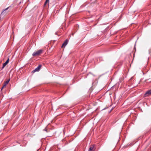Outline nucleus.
Instances as JSON below:
<instances>
[{"label":"nucleus","mask_w":151,"mask_h":151,"mask_svg":"<svg viewBox=\"0 0 151 151\" xmlns=\"http://www.w3.org/2000/svg\"><path fill=\"white\" fill-rule=\"evenodd\" d=\"M94 145L91 146L89 149L88 151H94L95 149L94 148Z\"/></svg>","instance_id":"39448f33"},{"label":"nucleus","mask_w":151,"mask_h":151,"mask_svg":"<svg viewBox=\"0 0 151 151\" xmlns=\"http://www.w3.org/2000/svg\"><path fill=\"white\" fill-rule=\"evenodd\" d=\"M43 50L40 49L36 51L32 54V55L34 56H37L40 55L43 52Z\"/></svg>","instance_id":"f257e3e1"},{"label":"nucleus","mask_w":151,"mask_h":151,"mask_svg":"<svg viewBox=\"0 0 151 151\" xmlns=\"http://www.w3.org/2000/svg\"><path fill=\"white\" fill-rule=\"evenodd\" d=\"M5 86H3L2 88H1V90H2L4 88V87H5Z\"/></svg>","instance_id":"9d476101"},{"label":"nucleus","mask_w":151,"mask_h":151,"mask_svg":"<svg viewBox=\"0 0 151 151\" xmlns=\"http://www.w3.org/2000/svg\"><path fill=\"white\" fill-rule=\"evenodd\" d=\"M68 40L66 39L62 44V47H65L67 45V44L68 43Z\"/></svg>","instance_id":"20e7f679"},{"label":"nucleus","mask_w":151,"mask_h":151,"mask_svg":"<svg viewBox=\"0 0 151 151\" xmlns=\"http://www.w3.org/2000/svg\"><path fill=\"white\" fill-rule=\"evenodd\" d=\"M41 66V65H39L33 71V72H35L36 71H38L40 70Z\"/></svg>","instance_id":"f03ea898"},{"label":"nucleus","mask_w":151,"mask_h":151,"mask_svg":"<svg viewBox=\"0 0 151 151\" xmlns=\"http://www.w3.org/2000/svg\"><path fill=\"white\" fill-rule=\"evenodd\" d=\"M9 58H8V59L6 61L3 63V66L1 68V70L3 69L4 68V67L6 65L9 63Z\"/></svg>","instance_id":"7ed1b4c3"},{"label":"nucleus","mask_w":151,"mask_h":151,"mask_svg":"<svg viewBox=\"0 0 151 151\" xmlns=\"http://www.w3.org/2000/svg\"><path fill=\"white\" fill-rule=\"evenodd\" d=\"M44 130L47 131V129H45Z\"/></svg>","instance_id":"9b49d317"},{"label":"nucleus","mask_w":151,"mask_h":151,"mask_svg":"<svg viewBox=\"0 0 151 151\" xmlns=\"http://www.w3.org/2000/svg\"><path fill=\"white\" fill-rule=\"evenodd\" d=\"M49 0H46V1H45V3H44V6H45L49 2Z\"/></svg>","instance_id":"6e6552de"},{"label":"nucleus","mask_w":151,"mask_h":151,"mask_svg":"<svg viewBox=\"0 0 151 151\" xmlns=\"http://www.w3.org/2000/svg\"><path fill=\"white\" fill-rule=\"evenodd\" d=\"M151 94V89L147 91L145 94L146 96H148L149 95Z\"/></svg>","instance_id":"423d86ee"},{"label":"nucleus","mask_w":151,"mask_h":151,"mask_svg":"<svg viewBox=\"0 0 151 151\" xmlns=\"http://www.w3.org/2000/svg\"><path fill=\"white\" fill-rule=\"evenodd\" d=\"M9 8V7H8L7 8H6V9H4V10H3V12H2H2H4V11H5V10H7Z\"/></svg>","instance_id":"1a4fd4ad"},{"label":"nucleus","mask_w":151,"mask_h":151,"mask_svg":"<svg viewBox=\"0 0 151 151\" xmlns=\"http://www.w3.org/2000/svg\"><path fill=\"white\" fill-rule=\"evenodd\" d=\"M10 80V79H8L7 81H5L4 83V86H6V85L8 83Z\"/></svg>","instance_id":"0eeeda50"}]
</instances>
